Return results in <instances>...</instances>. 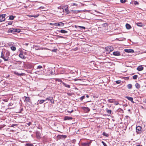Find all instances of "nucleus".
Masks as SVG:
<instances>
[{
  "instance_id": "f257e3e1",
  "label": "nucleus",
  "mask_w": 146,
  "mask_h": 146,
  "mask_svg": "<svg viewBox=\"0 0 146 146\" xmlns=\"http://www.w3.org/2000/svg\"><path fill=\"white\" fill-rule=\"evenodd\" d=\"M10 55L9 52L8 51H6L5 55V58H4V60L5 61H8L9 59V56Z\"/></svg>"
},
{
  "instance_id": "f03ea898",
  "label": "nucleus",
  "mask_w": 146,
  "mask_h": 146,
  "mask_svg": "<svg viewBox=\"0 0 146 146\" xmlns=\"http://www.w3.org/2000/svg\"><path fill=\"white\" fill-rule=\"evenodd\" d=\"M6 16V14H2L0 15V22H1L4 21L5 20V17Z\"/></svg>"
},
{
  "instance_id": "7ed1b4c3",
  "label": "nucleus",
  "mask_w": 146,
  "mask_h": 146,
  "mask_svg": "<svg viewBox=\"0 0 146 146\" xmlns=\"http://www.w3.org/2000/svg\"><path fill=\"white\" fill-rule=\"evenodd\" d=\"M64 25V24L62 22H60L59 23H55L54 26H62L63 27Z\"/></svg>"
},
{
  "instance_id": "20e7f679",
  "label": "nucleus",
  "mask_w": 146,
  "mask_h": 146,
  "mask_svg": "<svg viewBox=\"0 0 146 146\" xmlns=\"http://www.w3.org/2000/svg\"><path fill=\"white\" fill-rule=\"evenodd\" d=\"M5 50H3L1 52V56H0V58H3L4 60V58H5Z\"/></svg>"
},
{
  "instance_id": "39448f33",
  "label": "nucleus",
  "mask_w": 146,
  "mask_h": 146,
  "mask_svg": "<svg viewBox=\"0 0 146 146\" xmlns=\"http://www.w3.org/2000/svg\"><path fill=\"white\" fill-rule=\"evenodd\" d=\"M91 143V141L86 143H82V146H89Z\"/></svg>"
},
{
  "instance_id": "423d86ee",
  "label": "nucleus",
  "mask_w": 146,
  "mask_h": 146,
  "mask_svg": "<svg viewBox=\"0 0 146 146\" xmlns=\"http://www.w3.org/2000/svg\"><path fill=\"white\" fill-rule=\"evenodd\" d=\"M13 34L15 33H19L20 32V30L19 29H15L13 28Z\"/></svg>"
},
{
  "instance_id": "0eeeda50",
  "label": "nucleus",
  "mask_w": 146,
  "mask_h": 146,
  "mask_svg": "<svg viewBox=\"0 0 146 146\" xmlns=\"http://www.w3.org/2000/svg\"><path fill=\"white\" fill-rule=\"evenodd\" d=\"M113 55L116 56H119L120 55V53L119 51H116L114 52H113Z\"/></svg>"
},
{
  "instance_id": "6e6552de",
  "label": "nucleus",
  "mask_w": 146,
  "mask_h": 146,
  "mask_svg": "<svg viewBox=\"0 0 146 146\" xmlns=\"http://www.w3.org/2000/svg\"><path fill=\"white\" fill-rule=\"evenodd\" d=\"M141 127L140 126H138L136 127V131L137 134L139 133V131H141Z\"/></svg>"
},
{
  "instance_id": "1a4fd4ad",
  "label": "nucleus",
  "mask_w": 146,
  "mask_h": 146,
  "mask_svg": "<svg viewBox=\"0 0 146 146\" xmlns=\"http://www.w3.org/2000/svg\"><path fill=\"white\" fill-rule=\"evenodd\" d=\"M124 51L125 52H134V50L131 49H125L124 50Z\"/></svg>"
},
{
  "instance_id": "9d476101",
  "label": "nucleus",
  "mask_w": 146,
  "mask_h": 146,
  "mask_svg": "<svg viewBox=\"0 0 146 146\" xmlns=\"http://www.w3.org/2000/svg\"><path fill=\"white\" fill-rule=\"evenodd\" d=\"M82 108L83 110H84L86 112H88L90 111V109L88 107H82Z\"/></svg>"
},
{
  "instance_id": "9b49d317",
  "label": "nucleus",
  "mask_w": 146,
  "mask_h": 146,
  "mask_svg": "<svg viewBox=\"0 0 146 146\" xmlns=\"http://www.w3.org/2000/svg\"><path fill=\"white\" fill-rule=\"evenodd\" d=\"M106 111L109 114L111 115L113 113V112H112L110 110H109L108 109H106Z\"/></svg>"
},
{
  "instance_id": "f8f14e48",
  "label": "nucleus",
  "mask_w": 146,
  "mask_h": 146,
  "mask_svg": "<svg viewBox=\"0 0 146 146\" xmlns=\"http://www.w3.org/2000/svg\"><path fill=\"white\" fill-rule=\"evenodd\" d=\"M137 69L139 71H141L143 69V67L141 65L139 66Z\"/></svg>"
},
{
  "instance_id": "ddd939ff",
  "label": "nucleus",
  "mask_w": 146,
  "mask_h": 146,
  "mask_svg": "<svg viewBox=\"0 0 146 146\" xmlns=\"http://www.w3.org/2000/svg\"><path fill=\"white\" fill-rule=\"evenodd\" d=\"M126 98H127L128 100L131 101L132 103H134L133 101V98L132 97H129V96H126Z\"/></svg>"
},
{
  "instance_id": "4468645a",
  "label": "nucleus",
  "mask_w": 146,
  "mask_h": 146,
  "mask_svg": "<svg viewBox=\"0 0 146 146\" xmlns=\"http://www.w3.org/2000/svg\"><path fill=\"white\" fill-rule=\"evenodd\" d=\"M59 31L61 33L63 34L66 33H68V31H66L63 29H62L60 31Z\"/></svg>"
},
{
  "instance_id": "2eb2a0df",
  "label": "nucleus",
  "mask_w": 146,
  "mask_h": 146,
  "mask_svg": "<svg viewBox=\"0 0 146 146\" xmlns=\"http://www.w3.org/2000/svg\"><path fill=\"white\" fill-rule=\"evenodd\" d=\"M59 137L61 139H63L66 138L67 136L65 135H59Z\"/></svg>"
},
{
  "instance_id": "dca6fc26",
  "label": "nucleus",
  "mask_w": 146,
  "mask_h": 146,
  "mask_svg": "<svg viewBox=\"0 0 146 146\" xmlns=\"http://www.w3.org/2000/svg\"><path fill=\"white\" fill-rule=\"evenodd\" d=\"M14 73L15 74H16L17 75L19 76H23L25 74L24 73H21V74H19L18 73V72H14Z\"/></svg>"
},
{
  "instance_id": "f3484780",
  "label": "nucleus",
  "mask_w": 146,
  "mask_h": 146,
  "mask_svg": "<svg viewBox=\"0 0 146 146\" xmlns=\"http://www.w3.org/2000/svg\"><path fill=\"white\" fill-rule=\"evenodd\" d=\"M106 49L107 50H108L109 51H111L113 50L111 46H110L108 47H106Z\"/></svg>"
},
{
  "instance_id": "a211bd4d",
  "label": "nucleus",
  "mask_w": 146,
  "mask_h": 146,
  "mask_svg": "<svg viewBox=\"0 0 146 146\" xmlns=\"http://www.w3.org/2000/svg\"><path fill=\"white\" fill-rule=\"evenodd\" d=\"M62 84L63 85L66 87L70 88V85L67 84L64 82H62Z\"/></svg>"
},
{
  "instance_id": "6ab92c4d",
  "label": "nucleus",
  "mask_w": 146,
  "mask_h": 146,
  "mask_svg": "<svg viewBox=\"0 0 146 146\" xmlns=\"http://www.w3.org/2000/svg\"><path fill=\"white\" fill-rule=\"evenodd\" d=\"M64 11L66 13L69 14L70 13V11L68 10V7H67L64 9Z\"/></svg>"
},
{
  "instance_id": "aec40b11",
  "label": "nucleus",
  "mask_w": 146,
  "mask_h": 146,
  "mask_svg": "<svg viewBox=\"0 0 146 146\" xmlns=\"http://www.w3.org/2000/svg\"><path fill=\"white\" fill-rule=\"evenodd\" d=\"M125 26H126V28L127 29H129L131 28V26L129 24H127V23L125 25Z\"/></svg>"
},
{
  "instance_id": "412c9836",
  "label": "nucleus",
  "mask_w": 146,
  "mask_h": 146,
  "mask_svg": "<svg viewBox=\"0 0 146 146\" xmlns=\"http://www.w3.org/2000/svg\"><path fill=\"white\" fill-rule=\"evenodd\" d=\"M71 11L73 13H74V14L78 13H80L81 11H79V10L74 11V10H72Z\"/></svg>"
},
{
  "instance_id": "4be33fe9",
  "label": "nucleus",
  "mask_w": 146,
  "mask_h": 146,
  "mask_svg": "<svg viewBox=\"0 0 146 146\" xmlns=\"http://www.w3.org/2000/svg\"><path fill=\"white\" fill-rule=\"evenodd\" d=\"M127 88L129 89H131L132 88V85L131 84H129L127 86Z\"/></svg>"
},
{
  "instance_id": "5701e85b",
  "label": "nucleus",
  "mask_w": 146,
  "mask_h": 146,
  "mask_svg": "<svg viewBox=\"0 0 146 146\" xmlns=\"http://www.w3.org/2000/svg\"><path fill=\"white\" fill-rule=\"evenodd\" d=\"M19 56L22 59H25V56L22 53H21L19 54Z\"/></svg>"
},
{
  "instance_id": "b1692460",
  "label": "nucleus",
  "mask_w": 146,
  "mask_h": 146,
  "mask_svg": "<svg viewBox=\"0 0 146 146\" xmlns=\"http://www.w3.org/2000/svg\"><path fill=\"white\" fill-rule=\"evenodd\" d=\"M135 87L137 89H139L140 88V85L138 83H136L135 85Z\"/></svg>"
},
{
  "instance_id": "393cba45",
  "label": "nucleus",
  "mask_w": 146,
  "mask_h": 146,
  "mask_svg": "<svg viewBox=\"0 0 146 146\" xmlns=\"http://www.w3.org/2000/svg\"><path fill=\"white\" fill-rule=\"evenodd\" d=\"M25 100L27 102H29L30 101V99L29 97L25 96Z\"/></svg>"
},
{
  "instance_id": "a878e982",
  "label": "nucleus",
  "mask_w": 146,
  "mask_h": 146,
  "mask_svg": "<svg viewBox=\"0 0 146 146\" xmlns=\"http://www.w3.org/2000/svg\"><path fill=\"white\" fill-rule=\"evenodd\" d=\"M46 101L45 100H38V101L39 102V103L40 104H43L45 101Z\"/></svg>"
},
{
  "instance_id": "bb28decb",
  "label": "nucleus",
  "mask_w": 146,
  "mask_h": 146,
  "mask_svg": "<svg viewBox=\"0 0 146 146\" xmlns=\"http://www.w3.org/2000/svg\"><path fill=\"white\" fill-rule=\"evenodd\" d=\"M49 101H50V102L52 104H54V101L53 99V98L52 97L50 98V99Z\"/></svg>"
},
{
  "instance_id": "cd10ccee",
  "label": "nucleus",
  "mask_w": 146,
  "mask_h": 146,
  "mask_svg": "<svg viewBox=\"0 0 146 146\" xmlns=\"http://www.w3.org/2000/svg\"><path fill=\"white\" fill-rule=\"evenodd\" d=\"M15 17V16H14L13 15H11L9 17V19L11 20H13Z\"/></svg>"
},
{
  "instance_id": "c85d7f7f",
  "label": "nucleus",
  "mask_w": 146,
  "mask_h": 146,
  "mask_svg": "<svg viewBox=\"0 0 146 146\" xmlns=\"http://www.w3.org/2000/svg\"><path fill=\"white\" fill-rule=\"evenodd\" d=\"M11 49L13 51H15L16 50V48L15 46H12L11 47Z\"/></svg>"
},
{
  "instance_id": "c756f323",
  "label": "nucleus",
  "mask_w": 146,
  "mask_h": 146,
  "mask_svg": "<svg viewBox=\"0 0 146 146\" xmlns=\"http://www.w3.org/2000/svg\"><path fill=\"white\" fill-rule=\"evenodd\" d=\"M102 135L106 137H108L109 136V135L107 133H106L105 132H103Z\"/></svg>"
},
{
  "instance_id": "7c9ffc66",
  "label": "nucleus",
  "mask_w": 146,
  "mask_h": 146,
  "mask_svg": "<svg viewBox=\"0 0 146 146\" xmlns=\"http://www.w3.org/2000/svg\"><path fill=\"white\" fill-rule=\"evenodd\" d=\"M8 33H13V28H10L7 31Z\"/></svg>"
},
{
  "instance_id": "2f4dec72",
  "label": "nucleus",
  "mask_w": 146,
  "mask_h": 146,
  "mask_svg": "<svg viewBox=\"0 0 146 146\" xmlns=\"http://www.w3.org/2000/svg\"><path fill=\"white\" fill-rule=\"evenodd\" d=\"M137 26L139 27L143 26V24L141 23H137Z\"/></svg>"
},
{
  "instance_id": "473e14b6",
  "label": "nucleus",
  "mask_w": 146,
  "mask_h": 146,
  "mask_svg": "<svg viewBox=\"0 0 146 146\" xmlns=\"http://www.w3.org/2000/svg\"><path fill=\"white\" fill-rule=\"evenodd\" d=\"M138 77V76L137 75H134L133 76V78L134 80H136L137 79Z\"/></svg>"
},
{
  "instance_id": "72a5a7b5",
  "label": "nucleus",
  "mask_w": 146,
  "mask_h": 146,
  "mask_svg": "<svg viewBox=\"0 0 146 146\" xmlns=\"http://www.w3.org/2000/svg\"><path fill=\"white\" fill-rule=\"evenodd\" d=\"M28 16L29 17H34L35 18H36V17H38V16H39V15H28Z\"/></svg>"
},
{
  "instance_id": "f704fd0d",
  "label": "nucleus",
  "mask_w": 146,
  "mask_h": 146,
  "mask_svg": "<svg viewBox=\"0 0 146 146\" xmlns=\"http://www.w3.org/2000/svg\"><path fill=\"white\" fill-rule=\"evenodd\" d=\"M26 146H33V145L32 144L30 143H27L26 145Z\"/></svg>"
},
{
  "instance_id": "c9c22d12",
  "label": "nucleus",
  "mask_w": 146,
  "mask_h": 146,
  "mask_svg": "<svg viewBox=\"0 0 146 146\" xmlns=\"http://www.w3.org/2000/svg\"><path fill=\"white\" fill-rule=\"evenodd\" d=\"M85 98V96H83L81 97L80 98V100L82 101V100Z\"/></svg>"
},
{
  "instance_id": "e433bc0d",
  "label": "nucleus",
  "mask_w": 146,
  "mask_h": 146,
  "mask_svg": "<svg viewBox=\"0 0 146 146\" xmlns=\"http://www.w3.org/2000/svg\"><path fill=\"white\" fill-rule=\"evenodd\" d=\"M108 102L110 103H113V100L112 99H109L108 100Z\"/></svg>"
},
{
  "instance_id": "4c0bfd02",
  "label": "nucleus",
  "mask_w": 146,
  "mask_h": 146,
  "mask_svg": "<svg viewBox=\"0 0 146 146\" xmlns=\"http://www.w3.org/2000/svg\"><path fill=\"white\" fill-rule=\"evenodd\" d=\"M55 80L56 81H58L59 82H61L62 83V82H63L60 79H56Z\"/></svg>"
},
{
  "instance_id": "58836bf2",
  "label": "nucleus",
  "mask_w": 146,
  "mask_h": 146,
  "mask_svg": "<svg viewBox=\"0 0 146 146\" xmlns=\"http://www.w3.org/2000/svg\"><path fill=\"white\" fill-rule=\"evenodd\" d=\"M12 24V22L10 21L8 23V24L6 25V26H7L8 25H11Z\"/></svg>"
},
{
  "instance_id": "ea45409f",
  "label": "nucleus",
  "mask_w": 146,
  "mask_h": 146,
  "mask_svg": "<svg viewBox=\"0 0 146 146\" xmlns=\"http://www.w3.org/2000/svg\"><path fill=\"white\" fill-rule=\"evenodd\" d=\"M126 0H120V1L122 3H124L126 2Z\"/></svg>"
},
{
  "instance_id": "a19ab883",
  "label": "nucleus",
  "mask_w": 146,
  "mask_h": 146,
  "mask_svg": "<svg viewBox=\"0 0 146 146\" xmlns=\"http://www.w3.org/2000/svg\"><path fill=\"white\" fill-rule=\"evenodd\" d=\"M134 4L135 5H138L139 4V3L137 1H135L134 2Z\"/></svg>"
},
{
  "instance_id": "79ce46f5",
  "label": "nucleus",
  "mask_w": 146,
  "mask_h": 146,
  "mask_svg": "<svg viewBox=\"0 0 146 146\" xmlns=\"http://www.w3.org/2000/svg\"><path fill=\"white\" fill-rule=\"evenodd\" d=\"M17 124H13L11 125V127H14V126H17Z\"/></svg>"
},
{
  "instance_id": "37998d69",
  "label": "nucleus",
  "mask_w": 146,
  "mask_h": 146,
  "mask_svg": "<svg viewBox=\"0 0 146 146\" xmlns=\"http://www.w3.org/2000/svg\"><path fill=\"white\" fill-rule=\"evenodd\" d=\"M51 98V97H49L48 98H46V99L45 100H46V101L47 100L49 101L50 99V98Z\"/></svg>"
},
{
  "instance_id": "c03bdc74",
  "label": "nucleus",
  "mask_w": 146,
  "mask_h": 146,
  "mask_svg": "<svg viewBox=\"0 0 146 146\" xmlns=\"http://www.w3.org/2000/svg\"><path fill=\"white\" fill-rule=\"evenodd\" d=\"M42 68V66H40V65H39V66H38L37 67V68H38V69H40V68Z\"/></svg>"
},
{
  "instance_id": "a18cd8bd",
  "label": "nucleus",
  "mask_w": 146,
  "mask_h": 146,
  "mask_svg": "<svg viewBox=\"0 0 146 146\" xmlns=\"http://www.w3.org/2000/svg\"><path fill=\"white\" fill-rule=\"evenodd\" d=\"M121 81L120 80H117L116 81V83L117 84H119L121 83Z\"/></svg>"
},
{
  "instance_id": "49530a36",
  "label": "nucleus",
  "mask_w": 146,
  "mask_h": 146,
  "mask_svg": "<svg viewBox=\"0 0 146 146\" xmlns=\"http://www.w3.org/2000/svg\"><path fill=\"white\" fill-rule=\"evenodd\" d=\"M13 105V104L12 103H9L8 106H12Z\"/></svg>"
},
{
  "instance_id": "de8ad7c7",
  "label": "nucleus",
  "mask_w": 146,
  "mask_h": 146,
  "mask_svg": "<svg viewBox=\"0 0 146 146\" xmlns=\"http://www.w3.org/2000/svg\"><path fill=\"white\" fill-rule=\"evenodd\" d=\"M78 4L75 3H73L72 4V6H78Z\"/></svg>"
},
{
  "instance_id": "09e8293b",
  "label": "nucleus",
  "mask_w": 146,
  "mask_h": 146,
  "mask_svg": "<svg viewBox=\"0 0 146 146\" xmlns=\"http://www.w3.org/2000/svg\"><path fill=\"white\" fill-rule=\"evenodd\" d=\"M64 119H72V118L71 117H64Z\"/></svg>"
},
{
  "instance_id": "8fccbe9b",
  "label": "nucleus",
  "mask_w": 146,
  "mask_h": 146,
  "mask_svg": "<svg viewBox=\"0 0 146 146\" xmlns=\"http://www.w3.org/2000/svg\"><path fill=\"white\" fill-rule=\"evenodd\" d=\"M57 36L59 38H64V37L63 36H59V35H58Z\"/></svg>"
},
{
  "instance_id": "3c124183",
  "label": "nucleus",
  "mask_w": 146,
  "mask_h": 146,
  "mask_svg": "<svg viewBox=\"0 0 146 146\" xmlns=\"http://www.w3.org/2000/svg\"><path fill=\"white\" fill-rule=\"evenodd\" d=\"M78 27L80 28H82L84 29H85V27L83 26H78Z\"/></svg>"
},
{
  "instance_id": "603ef678",
  "label": "nucleus",
  "mask_w": 146,
  "mask_h": 146,
  "mask_svg": "<svg viewBox=\"0 0 146 146\" xmlns=\"http://www.w3.org/2000/svg\"><path fill=\"white\" fill-rule=\"evenodd\" d=\"M23 108H21V109L20 110V112H19V113H21V112L23 111Z\"/></svg>"
},
{
  "instance_id": "864d4df0",
  "label": "nucleus",
  "mask_w": 146,
  "mask_h": 146,
  "mask_svg": "<svg viewBox=\"0 0 146 146\" xmlns=\"http://www.w3.org/2000/svg\"><path fill=\"white\" fill-rule=\"evenodd\" d=\"M73 111H74L73 110H71L70 111H68V112L69 113H71Z\"/></svg>"
},
{
  "instance_id": "5fc2aeb1",
  "label": "nucleus",
  "mask_w": 146,
  "mask_h": 146,
  "mask_svg": "<svg viewBox=\"0 0 146 146\" xmlns=\"http://www.w3.org/2000/svg\"><path fill=\"white\" fill-rule=\"evenodd\" d=\"M102 143L103 144V145H105V144H106V143L103 141H102Z\"/></svg>"
},
{
  "instance_id": "6e6d98bb",
  "label": "nucleus",
  "mask_w": 146,
  "mask_h": 146,
  "mask_svg": "<svg viewBox=\"0 0 146 146\" xmlns=\"http://www.w3.org/2000/svg\"><path fill=\"white\" fill-rule=\"evenodd\" d=\"M36 135L37 137H38V136H39L38 133H36Z\"/></svg>"
},
{
  "instance_id": "4d7b16f0",
  "label": "nucleus",
  "mask_w": 146,
  "mask_h": 146,
  "mask_svg": "<svg viewBox=\"0 0 146 146\" xmlns=\"http://www.w3.org/2000/svg\"><path fill=\"white\" fill-rule=\"evenodd\" d=\"M27 124L29 125V126L31 124V122H29Z\"/></svg>"
},
{
  "instance_id": "13d9d810",
  "label": "nucleus",
  "mask_w": 146,
  "mask_h": 146,
  "mask_svg": "<svg viewBox=\"0 0 146 146\" xmlns=\"http://www.w3.org/2000/svg\"><path fill=\"white\" fill-rule=\"evenodd\" d=\"M55 23H50V25H54Z\"/></svg>"
},
{
  "instance_id": "bf43d9fd",
  "label": "nucleus",
  "mask_w": 146,
  "mask_h": 146,
  "mask_svg": "<svg viewBox=\"0 0 146 146\" xmlns=\"http://www.w3.org/2000/svg\"><path fill=\"white\" fill-rule=\"evenodd\" d=\"M143 102L146 104V99H145V100H144Z\"/></svg>"
},
{
  "instance_id": "052dcab7",
  "label": "nucleus",
  "mask_w": 146,
  "mask_h": 146,
  "mask_svg": "<svg viewBox=\"0 0 146 146\" xmlns=\"http://www.w3.org/2000/svg\"><path fill=\"white\" fill-rule=\"evenodd\" d=\"M40 8L41 9H43V7H40Z\"/></svg>"
},
{
  "instance_id": "680f3d73",
  "label": "nucleus",
  "mask_w": 146,
  "mask_h": 146,
  "mask_svg": "<svg viewBox=\"0 0 146 146\" xmlns=\"http://www.w3.org/2000/svg\"><path fill=\"white\" fill-rule=\"evenodd\" d=\"M24 44L26 45V46H27L28 45V43H25Z\"/></svg>"
},
{
  "instance_id": "e2e57ef3",
  "label": "nucleus",
  "mask_w": 146,
  "mask_h": 146,
  "mask_svg": "<svg viewBox=\"0 0 146 146\" xmlns=\"http://www.w3.org/2000/svg\"><path fill=\"white\" fill-rule=\"evenodd\" d=\"M119 104V103H116L115 104V105H118Z\"/></svg>"
},
{
  "instance_id": "0e129e2a",
  "label": "nucleus",
  "mask_w": 146,
  "mask_h": 146,
  "mask_svg": "<svg viewBox=\"0 0 146 146\" xmlns=\"http://www.w3.org/2000/svg\"><path fill=\"white\" fill-rule=\"evenodd\" d=\"M77 49H78V48H77V47H76V48H75L74 50H77Z\"/></svg>"
},
{
  "instance_id": "69168bd1",
  "label": "nucleus",
  "mask_w": 146,
  "mask_h": 146,
  "mask_svg": "<svg viewBox=\"0 0 146 146\" xmlns=\"http://www.w3.org/2000/svg\"><path fill=\"white\" fill-rule=\"evenodd\" d=\"M86 97L87 98H88L89 97V96L88 95H87L86 96Z\"/></svg>"
},
{
  "instance_id": "338daca9",
  "label": "nucleus",
  "mask_w": 146,
  "mask_h": 146,
  "mask_svg": "<svg viewBox=\"0 0 146 146\" xmlns=\"http://www.w3.org/2000/svg\"><path fill=\"white\" fill-rule=\"evenodd\" d=\"M2 62V60H1L0 59V63H1Z\"/></svg>"
},
{
  "instance_id": "774afa93",
  "label": "nucleus",
  "mask_w": 146,
  "mask_h": 146,
  "mask_svg": "<svg viewBox=\"0 0 146 146\" xmlns=\"http://www.w3.org/2000/svg\"><path fill=\"white\" fill-rule=\"evenodd\" d=\"M104 146H107L106 144V143L105 144V145H104Z\"/></svg>"
}]
</instances>
